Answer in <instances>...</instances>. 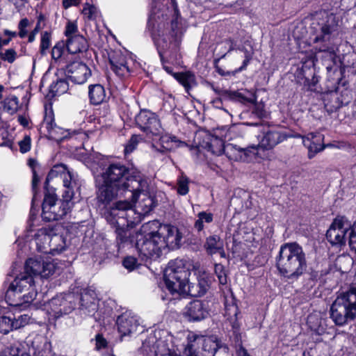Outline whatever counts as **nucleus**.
<instances>
[{"instance_id": "22", "label": "nucleus", "mask_w": 356, "mask_h": 356, "mask_svg": "<svg viewBox=\"0 0 356 356\" xmlns=\"http://www.w3.org/2000/svg\"><path fill=\"white\" fill-rule=\"evenodd\" d=\"M58 177L62 179L65 190H74V187L76 186V177L63 164L54 165L49 172L47 180L49 181Z\"/></svg>"}, {"instance_id": "36", "label": "nucleus", "mask_w": 356, "mask_h": 356, "mask_svg": "<svg viewBox=\"0 0 356 356\" xmlns=\"http://www.w3.org/2000/svg\"><path fill=\"white\" fill-rule=\"evenodd\" d=\"M31 350L28 348V343L16 342L8 348V353L0 356H31Z\"/></svg>"}, {"instance_id": "58", "label": "nucleus", "mask_w": 356, "mask_h": 356, "mask_svg": "<svg viewBox=\"0 0 356 356\" xmlns=\"http://www.w3.org/2000/svg\"><path fill=\"white\" fill-rule=\"evenodd\" d=\"M106 341L102 337V336L98 334L96 337V348L99 350L102 348L106 347Z\"/></svg>"}, {"instance_id": "9", "label": "nucleus", "mask_w": 356, "mask_h": 356, "mask_svg": "<svg viewBox=\"0 0 356 356\" xmlns=\"http://www.w3.org/2000/svg\"><path fill=\"white\" fill-rule=\"evenodd\" d=\"M330 317L338 325H343L356 317V288L337 296L331 306Z\"/></svg>"}, {"instance_id": "46", "label": "nucleus", "mask_w": 356, "mask_h": 356, "mask_svg": "<svg viewBox=\"0 0 356 356\" xmlns=\"http://www.w3.org/2000/svg\"><path fill=\"white\" fill-rule=\"evenodd\" d=\"M67 88V83L64 80H58L55 84L51 86V91L54 95L64 93Z\"/></svg>"}, {"instance_id": "56", "label": "nucleus", "mask_w": 356, "mask_h": 356, "mask_svg": "<svg viewBox=\"0 0 356 356\" xmlns=\"http://www.w3.org/2000/svg\"><path fill=\"white\" fill-rule=\"evenodd\" d=\"M197 284L200 289V293H203L204 294L209 288L207 280L204 277H200Z\"/></svg>"}, {"instance_id": "37", "label": "nucleus", "mask_w": 356, "mask_h": 356, "mask_svg": "<svg viewBox=\"0 0 356 356\" xmlns=\"http://www.w3.org/2000/svg\"><path fill=\"white\" fill-rule=\"evenodd\" d=\"M3 109L10 115L17 112L20 108L19 99L15 95H10L2 102Z\"/></svg>"}, {"instance_id": "63", "label": "nucleus", "mask_w": 356, "mask_h": 356, "mask_svg": "<svg viewBox=\"0 0 356 356\" xmlns=\"http://www.w3.org/2000/svg\"><path fill=\"white\" fill-rule=\"evenodd\" d=\"M320 51H327L331 54L332 56L334 55V48L332 47H319Z\"/></svg>"}, {"instance_id": "11", "label": "nucleus", "mask_w": 356, "mask_h": 356, "mask_svg": "<svg viewBox=\"0 0 356 356\" xmlns=\"http://www.w3.org/2000/svg\"><path fill=\"white\" fill-rule=\"evenodd\" d=\"M38 250L44 253L59 254L66 247L65 238L62 235L47 233L46 229H40L35 234Z\"/></svg>"}, {"instance_id": "13", "label": "nucleus", "mask_w": 356, "mask_h": 356, "mask_svg": "<svg viewBox=\"0 0 356 356\" xmlns=\"http://www.w3.org/2000/svg\"><path fill=\"white\" fill-rule=\"evenodd\" d=\"M351 223L344 217L336 218L327 231L326 237L332 245L346 244L347 236L352 229Z\"/></svg>"}, {"instance_id": "43", "label": "nucleus", "mask_w": 356, "mask_h": 356, "mask_svg": "<svg viewBox=\"0 0 356 356\" xmlns=\"http://www.w3.org/2000/svg\"><path fill=\"white\" fill-rule=\"evenodd\" d=\"M13 330V318L6 316H0V333L8 334Z\"/></svg>"}, {"instance_id": "5", "label": "nucleus", "mask_w": 356, "mask_h": 356, "mask_svg": "<svg viewBox=\"0 0 356 356\" xmlns=\"http://www.w3.org/2000/svg\"><path fill=\"white\" fill-rule=\"evenodd\" d=\"M157 224L154 221L148 222L142 226L139 232L136 233V248L142 260L157 259L165 249V243L161 240L157 231H150Z\"/></svg>"}, {"instance_id": "6", "label": "nucleus", "mask_w": 356, "mask_h": 356, "mask_svg": "<svg viewBox=\"0 0 356 356\" xmlns=\"http://www.w3.org/2000/svg\"><path fill=\"white\" fill-rule=\"evenodd\" d=\"M37 296L33 278L21 274L10 284L6 293L7 303L15 307H26Z\"/></svg>"}, {"instance_id": "10", "label": "nucleus", "mask_w": 356, "mask_h": 356, "mask_svg": "<svg viewBox=\"0 0 356 356\" xmlns=\"http://www.w3.org/2000/svg\"><path fill=\"white\" fill-rule=\"evenodd\" d=\"M220 348V342L215 336L205 337L190 333L183 356H215Z\"/></svg>"}, {"instance_id": "20", "label": "nucleus", "mask_w": 356, "mask_h": 356, "mask_svg": "<svg viewBox=\"0 0 356 356\" xmlns=\"http://www.w3.org/2000/svg\"><path fill=\"white\" fill-rule=\"evenodd\" d=\"M224 153L227 156L234 161H248L257 154V147L251 145L241 148L234 144H227Z\"/></svg>"}, {"instance_id": "57", "label": "nucleus", "mask_w": 356, "mask_h": 356, "mask_svg": "<svg viewBox=\"0 0 356 356\" xmlns=\"http://www.w3.org/2000/svg\"><path fill=\"white\" fill-rule=\"evenodd\" d=\"M252 59V54L248 51H245V60L243 62V65L236 70L237 72H241L245 70L247 65L249 64L250 60Z\"/></svg>"}, {"instance_id": "52", "label": "nucleus", "mask_w": 356, "mask_h": 356, "mask_svg": "<svg viewBox=\"0 0 356 356\" xmlns=\"http://www.w3.org/2000/svg\"><path fill=\"white\" fill-rule=\"evenodd\" d=\"M349 245L352 250L356 252V223L352 227L351 231L348 234Z\"/></svg>"}, {"instance_id": "64", "label": "nucleus", "mask_w": 356, "mask_h": 356, "mask_svg": "<svg viewBox=\"0 0 356 356\" xmlns=\"http://www.w3.org/2000/svg\"><path fill=\"white\" fill-rule=\"evenodd\" d=\"M29 20L26 18L22 19L19 24V29H26L29 25Z\"/></svg>"}, {"instance_id": "3", "label": "nucleus", "mask_w": 356, "mask_h": 356, "mask_svg": "<svg viewBox=\"0 0 356 356\" xmlns=\"http://www.w3.org/2000/svg\"><path fill=\"white\" fill-rule=\"evenodd\" d=\"M191 274L186 261L177 259L170 261L164 270L163 280L167 289L172 294H188L191 296H202L197 284L188 282Z\"/></svg>"}, {"instance_id": "4", "label": "nucleus", "mask_w": 356, "mask_h": 356, "mask_svg": "<svg viewBox=\"0 0 356 356\" xmlns=\"http://www.w3.org/2000/svg\"><path fill=\"white\" fill-rule=\"evenodd\" d=\"M280 273L288 279H298L307 267L305 254L296 243H286L280 247L277 259Z\"/></svg>"}, {"instance_id": "59", "label": "nucleus", "mask_w": 356, "mask_h": 356, "mask_svg": "<svg viewBox=\"0 0 356 356\" xmlns=\"http://www.w3.org/2000/svg\"><path fill=\"white\" fill-rule=\"evenodd\" d=\"M40 29V22H38L36 24V26L32 31V32L30 33L29 36V42H32L34 41L36 34L39 32V30Z\"/></svg>"}, {"instance_id": "31", "label": "nucleus", "mask_w": 356, "mask_h": 356, "mask_svg": "<svg viewBox=\"0 0 356 356\" xmlns=\"http://www.w3.org/2000/svg\"><path fill=\"white\" fill-rule=\"evenodd\" d=\"M118 331L122 336H127L138 330V319L128 314H123L117 320Z\"/></svg>"}, {"instance_id": "51", "label": "nucleus", "mask_w": 356, "mask_h": 356, "mask_svg": "<svg viewBox=\"0 0 356 356\" xmlns=\"http://www.w3.org/2000/svg\"><path fill=\"white\" fill-rule=\"evenodd\" d=\"M20 152L23 154L28 152L31 149V138L26 136L19 142Z\"/></svg>"}, {"instance_id": "23", "label": "nucleus", "mask_w": 356, "mask_h": 356, "mask_svg": "<svg viewBox=\"0 0 356 356\" xmlns=\"http://www.w3.org/2000/svg\"><path fill=\"white\" fill-rule=\"evenodd\" d=\"M294 137L302 138L303 145L308 149V157L309 159H312L325 147V145H323L324 136L320 133H309L305 136L298 134Z\"/></svg>"}, {"instance_id": "25", "label": "nucleus", "mask_w": 356, "mask_h": 356, "mask_svg": "<svg viewBox=\"0 0 356 356\" xmlns=\"http://www.w3.org/2000/svg\"><path fill=\"white\" fill-rule=\"evenodd\" d=\"M289 136L279 129H271L264 134L259 145H256L257 149H272L279 143L285 140Z\"/></svg>"}, {"instance_id": "49", "label": "nucleus", "mask_w": 356, "mask_h": 356, "mask_svg": "<svg viewBox=\"0 0 356 356\" xmlns=\"http://www.w3.org/2000/svg\"><path fill=\"white\" fill-rule=\"evenodd\" d=\"M64 47L65 44L63 42H58L55 44L51 50V56L53 59L58 60L61 58L64 52Z\"/></svg>"}, {"instance_id": "18", "label": "nucleus", "mask_w": 356, "mask_h": 356, "mask_svg": "<svg viewBox=\"0 0 356 356\" xmlns=\"http://www.w3.org/2000/svg\"><path fill=\"white\" fill-rule=\"evenodd\" d=\"M161 240L165 244V249H177L181 245L182 235L179 229L170 225H160L156 230Z\"/></svg>"}, {"instance_id": "60", "label": "nucleus", "mask_w": 356, "mask_h": 356, "mask_svg": "<svg viewBox=\"0 0 356 356\" xmlns=\"http://www.w3.org/2000/svg\"><path fill=\"white\" fill-rule=\"evenodd\" d=\"M17 120L19 123L24 127H27L29 124V119L25 115H19Z\"/></svg>"}, {"instance_id": "26", "label": "nucleus", "mask_w": 356, "mask_h": 356, "mask_svg": "<svg viewBox=\"0 0 356 356\" xmlns=\"http://www.w3.org/2000/svg\"><path fill=\"white\" fill-rule=\"evenodd\" d=\"M238 314V308L235 298L232 295L226 296L225 299L224 316L234 331L238 330L240 327Z\"/></svg>"}, {"instance_id": "21", "label": "nucleus", "mask_w": 356, "mask_h": 356, "mask_svg": "<svg viewBox=\"0 0 356 356\" xmlns=\"http://www.w3.org/2000/svg\"><path fill=\"white\" fill-rule=\"evenodd\" d=\"M208 315V303L198 300L189 302L184 311V316L190 321H200Z\"/></svg>"}, {"instance_id": "53", "label": "nucleus", "mask_w": 356, "mask_h": 356, "mask_svg": "<svg viewBox=\"0 0 356 356\" xmlns=\"http://www.w3.org/2000/svg\"><path fill=\"white\" fill-rule=\"evenodd\" d=\"M138 141V137L137 136H133L125 146V154H129L132 152L136 149Z\"/></svg>"}, {"instance_id": "16", "label": "nucleus", "mask_w": 356, "mask_h": 356, "mask_svg": "<svg viewBox=\"0 0 356 356\" xmlns=\"http://www.w3.org/2000/svg\"><path fill=\"white\" fill-rule=\"evenodd\" d=\"M58 269L57 263L54 260L46 261L39 259H29L25 264V273L24 275H40L41 277L47 278L53 275Z\"/></svg>"}, {"instance_id": "47", "label": "nucleus", "mask_w": 356, "mask_h": 356, "mask_svg": "<svg viewBox=\"0 0 356 356\" xmlns=\"http://www.w3.org/2000/svg\"><path fill=\"white\" fill-rule=\"evenodd\" d=\"M65 34L67 39L70 38H74L75 35H80L78 33V27L76 22L69 21L66 25Z\"/></svg>"}, {"instance_id": "33", "label": "nucleus", "mask_w": 356, "mask_h": 356, "mask_svg": "<svg viewBox=\"0 0 356 356\" xmlns=\"http://www.w3.org/2000/svg\"><path fill=\"white\" fill-rule=\"evenodd\" d=\"M66 47L69 53L74 54L86 51L88 47V43L82 35H75L74 38H70L67 40Z\"/></svg>"}, {"instance_id": "32", "label": "nucleus", "mask_w": 356, "mask_h": 356, "mask_svg": "<svg viewBox=\"0 0 356 356\" xmlns=\"http://www.w3.org/2000/svg\"><path fill=\"white\" fill-rule=\"evenodd\" d=\"M226 145L224 141L216 136H208L203 147L212 154L219 156L224 153Z\"/></svg>"}, {"instance_id": "38", "label": "nucleus", "mask_w": 356, "mask_h": 356, "mask_svg": "<svg viewBox=\"0 0 356 356\" xmlns=\"http://www.w3.org/2000/svg\"><path fill=\"white\" fill-rule=\"evenodd\" d=\"M152 349L155 356H167L176 352L175 350L170 349L166 341L163 339L156 340L152 346Z\"/></svg>"}, {"instance_id": "17", "label": "nucleus", "mask_w": 356, "mask_h": 356, "mask_svg": "<svg viewBox=\"0 0 356 356\" xmlns=\"http://www.w3.org/2000/svg\"><path fill=\"white\" fill-rule=\"evenodd\" d=\"M141 185L138 187L137 190L134 191L130 194L129 197H131L132 205L138 200L136 211L140 214V220L142 216H145L150 212L154 207V200L143 188L146 185L145 181H140Z\"/></svg>"}, {"instance_id": "8", "label": "nucleus", "mask_w": 356, "mask_h": 356, "mask_svg": "<svg viewBox=\"0 0 356 356\" xmlns=\"http://www.w3.org/2000/svg\"><path fill=\"white\" fill-rule=\"evenodd\" d=\"M74 190H65L63 200H58L53 193L46 194L42 203V217L46 221L62 219L72 209Z\"/></svg>"}, {"instance_id": "27", "label": "nucleus", "mask_w": 356, "mask_h": 356, "mask_svg": "<svg viewBox=\"0 0 356 356\" xmlns=\"http://www.w3.org/2000/svg\"><path fill=\"white\" fill-rule=\"evenodd\" d=\"M157 136L159 137V141L156 144L152 143V148L159 153L165 154L184 145L183 142L177 140L175 136H170L167 134L163 135V133Z\"/></svg>"}, {"instance_id": "34", "label": "nucleus", "mask_w": 356, "mask_h": 356, "mask_svg": "<svg viewBox=\"0 0 356 356\" xmlns=\"http://www.w3.org/2000/svg\"><path fill=\"white\" fill-rule=\"evenodd\" d=\"M204 247L210 254L219 253L222 257H225L223 248V243L217 235L210 236L207 238Z\"/></svg>"}, {"instance_id": "12", "label": "nucleus", "mask_w": 356, "mask_h": 356, "mask_svg": "<svg viewBox=\"0 0 356 356\" xmlns=\"http://www.w3.org/2000/svg\"><path fill=\"white\" fill-rule=\"evenodd\" d=\"M73 300L74 295L72 293L65 296L61 294L53 298L45 305L49 319H57L71 313L75 307Z\"/></svg>"}, {"instance_id": "24", "label": "nucleus", "mask_w": 356, "mask_h": 356, "mask_svg": "<svg viewBox=\"0 0 356 356\" xmlns=\"http://www.w3.org/2000/svg\"><path fill=\"white\" fill-rule=\"evenodd\" d=\"M325 16V22L322 23L321 28V35L316 37L314 41H330L331 35L334 34L339 28V19L332 14L324 13Z\"/></svg>"}, {"instance_id": "44", "label": "nucleus", "mask_w": 356, "mask_h": 356, "mask_svg": "<svg viewBox=\"0 0 356 356\" xmlns=\"http://www.w3.org/2000/svg\"><path fill=\"white\" fill-rule=\"evenodd\" d=\"M82 13L87 19H94L98 15V10L95 6L86 3L82 10Z\"/></svg>"}, {"instance_id": "54", "label": "nucleus", "mask_w": 356, "mask_h": 356, "mask_svg": "<svg viewBox=\"0 0 356 356\" xmlns=\"http://www.w3.org/2000/svg\"><path fill=\"white\" fill-rule=\"evenodd\" d=\"M123 266L129 270H133L137 266V260L134 257H127L123 260Z\"/></svg>"}, {"instance_id": "62", "label": "nucleus", "mask_w": 356, "mask_h": 356, "mask_svg": "<svg viewBox=\"0 0 356 356\" xmlns=\"http://www.w3.org/2000/svg\"><path fill=\"white\" fill-rule=\"evenodd\" d=\"M256 115L259 117H262L264 115V109H263V106L261 105H258L257 106L256 108H255V111H254Z\"/></svg>"}, {"instance_id": "30", "label": "nucleus", "mask_w": 356, "mask_h": 356, "mask_svg": "<svg viewBox=\"0 0 356 356\" xmlns=\"http://www.w3.org/2000/svg\"><path fill=\"white\" fill-rule=\"evenodd\" d=\"M80 309L84 314L92 315L97 309L96 293L90 289L84 290L80 298Z\"/></svg>"}, {"instance_id": "50", "label": "nucleus", "mask_w": 356, "mask_h": 356, "mask_svg": "<svg viewBox=\"0 0 356 356\" xmlns=\"http://www.w3.org/2000/svg\"><path fill=\"white\" fill-rule=\"evenodd\" d=\"M214 270L220 283L225 284L227 283V276L223 266L222 264H216Z\"/></svg>"}, {"instance_id": "39", "label": "nucleus", "mask_w": 356, "mask_h": 356, "mask_svg": "<svg viewBox=\"0 0 356 356\" xmlns=\"http://www.w3.org/2000/svg\"><path fill=\"white\" fill-rule=\"evenodd\" d=\"M175 77L187 92L196 84L195 76L190 72L179 73Z\"/></svg>"}, {"instance_id": "48", "label": "nucleus", "mask_w": 356, "mask_h": 356, "mask_svg": "<svg viewBox=\"0 0 356 356\" xmlns=\"http://www.w3.org/2000/svg\"><path fill=\"white\" fill-rule=\"evenodd\" d=\"M17 52L13 49H8L4 53L0 52V59L13 63L17 58Z\"/></svg>"}, {"instance_id": "35", "label": "nucleus", "mask_w": 356, "mask_h": 356, "mask_svg": "<svg viewBox=\"0 0 356 356\" xmlns=\"http://www.w3.org/2000/svg\"><path fill=\"white\" fill-rule=\"evenodd\" d=\"M88 95L91 104L99 105L106 99V92L100 84H95L89 86Z\"/></svg>"}, {"instance_id": "40", "label": "nucleus", "mask_w": 356, "mask_h": 356, "mask_svg": "<svg viewBox=\"0 0 356 356\" xmlns=\"http://www.w3.org/2000/svg\"><path fill=\"white\" fill-rule=\"evenodd\" d=\"M213 221V214L205 211L200 212L195 222L194 227L197 231L200 232L204 229V223H210Z\"/></svg>"}, {"instance_id": "29", "label": "nucleus", "mask_w": 356, "mask_h": 356, "mask_svg": "<svg viewBox=\"0 0 356 356\" xmlns=\"http://www.w3.org/2000/svg\"><path fill=\"white\" fill-rule=\"evenodd\" d=\"M111 70L119 76H127L129 74L126 56L120 51H115L109 57Z\"/></svg>"}, {"instance_id": "61", "label": "nucleus", "mask_w": 356, "mask_h": 356, "mask_svg": "<svg viewBox=\"0 0 356 356\" xmlns=\"http://www.w3.org/2000/svg\"><path fill=\"white\" fill-rule=\"evenodd\" d=\"M79 3V0H63V5L65 8H68L70 6H76Z\"/></svg>"}, {"instance_id": "15", "label": "nucleus", "mask_w": 356, "mask_h": 356, "mask_svg": "<svg viewBox=\"0 0 356 356\" xmlns=\"http://www.w3.org/2000/svg\"><path fill=\"white\" fill-rule=\"evenodd\" d=\"M99 189L97 194V200L99 207H102L106 211L110 207L113 206L115 201L118 197L124 196L129 193L128 190L122 189L120 187H115L113 184L99 183Z\"/></svg>"}, {"instance_id": "19", "label": "nucleus", "mask_w": 356, "mask_h": 356, "mask_svg": "<svg viewBox=\"0 0 356 356\" xmlns=\"http://www.w3.org/2000/svg\"><path fill=\"white\" fill-rule=\"evenodd\" d=\"M66 74L72 82L83 84L90 76L91 71L83 63L74 61L67 66Z\"/></svg>"}, {"instance_id": "14", "label": "nucleus", "mask_w": 356, "mask_h": 356, "mask_svg": "<svg viewBox=\"0 0 356 356\" xmlns=\"http://www.w3.org/2000/svg\"><path fill=\"white\" fill-rule=\"evenodd\" d=\"M136 123L148 137L160 136L163 129L157 115L147 110L140 111L136 116Z\"/></svg>"}, {"instance_id": "55", "label": "nucleus", "mask_w": 356, "mask_h": 356, "mask_svg": "<svg viewBox=\"0 0 356 356\" xmlns=\"http://www.w3.org/2000/svg\"><path fill=\"white\" fill-rule=\"evenodd\" d=\"M233 97L242 103H253L256 100V98L254 95H252L250 97H246L241 92H233Z\"/></svg>"}, {"instance_id": "45", "label": "nucleus", "mask_w": 356, "mask_h": 356, "mask_svg": "<svg viewBox=\"0 0 356 356\" xmlns=\"http://www.w3.org/2000/svg\"><path fill=\"white\" fill-rule=\"evenodd\" d=\"M177 193L185 195L188 193V179L186 176H181L177 181Z\"/></svg>"}, {"instance_id": "2", "label": "nucleus", "mask_w": 356, "mask_h": 356, "mask_svg": "<svg viewBox=\"0 0 356 356\" xmlns=\"http://www.w3.org/2000/svg\"><path fill=\"white\" fill-rule=\"evenodd\" d=\"M173 5V0H152L151 15L149 23L156 29L154 33V40L157 47L158 52L162 58L168 49H176L179 42L175 39H170L165 35V30L168 29L169 4Z\"/></svg>"}, {"instance_id": "41", "label": "nucleus", "mask_w": 356, "mask_h": 356, "mask_svg": "<svg viewBox=\"0 0 356 356\" xmlns=\"http://www.w3.org/2000/svg\"><path fill=\"white\" fill-rule=\"evenodd\" d=\"M33 319L29 314H24L13 318V330L19 329L32 323Z\"/></svg>"}, {"instance_id": "7", "label": "nucleus", "mask_w": 356, "mask_h": 356, "mask_svg": "<svg viewBox=\"0 0 356 356\" xmlns=\"http://www.w3.org/2000/svg\"><path fill=\"white\" fill-rule=\"evenodd\" d=\"M97 181L113 184L115 187L128 190L129 193L137 190L141 185L140 181L130 176L129 168L120 163L110 164L101 175L97 177Z\"/></svg>"}, {"instance_id": "1", "label": "nucleus", "mask_w": 356, "mask_h": 356, "mask_svg": "<svg viewBox=\"0 0 356 356\" xmlns=\"http://www.w3.org/2000/svg\"><path fill=\"white\" fill-rule=\"evenodd\" d=\"M104 216L106 221L115 228L119 245L129 242L131 233L128 228L140 222V214L133 209L132 202L127 200L115 202Z\"/></svg>"}, {"instance_id": "42", "label": "nucleus", "mask_w": 356, "mask_h": 356, "mask_svg": "<svg viewBox=\"0 0 356 356\" xmlns=\"http://www.w3.org/2000/svg\"><path fill=\"white\" fill-rule=\"evenodd\" d=\"M51 44V33L44 31L42 33L41 35V40H40V51L42 55H45L47 54V50L49 49Z\"/></svg>"}, {"instance_id": "28", "label": "nucleus", "mask_w": 356, "mask_h": 356, "mask_svg": "<svg viewBox=\"0 0 356 356\" xmlns=\"http://www.w3.org/2000/svg\"><path fill=\"white\" fill-rule=\"evenodd\" d=\"M43 125L47 129L49 137L57 141L62 140L71 134L68 130H63L56 124L51 112L46 113Z\"/></svg>"}]
</instances>
